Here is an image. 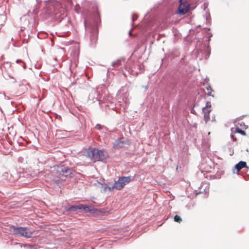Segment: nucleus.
Returning a JSON list of instances; mask_svg holds the SVG:
<instances>
[{
	"label": "nucleus",
	"mask_w": 249,
	"mask_h": 249,
	"mask_svg": "<svg viewBox=\"0 0 249 249\" xmlns=\"http://www.w3.org/2000/svg\"><path fill=\"white\" fill-rule=\"evenodd\" d=\"M212 122H215V116H214L212 117Z\"/></svg>",
	"instance_id": "31"
},
{
	"label": "nucleus",
	"mask_w": 249,
	"mask_h": 249,
	"mask_svg": "<svg viewBox=\"0 0 249 249\" xmlns=\"http://www.w3.org/2000/svg\"><path fill=\"white\" fill-rule=\"evenodd\" d=\"M57 171L59 173L60 175L66 177L70 176L71 174V169L68 167L64 165L58 167Z\"/></svg>",
	"instance_id": "5"
},
{
	"label": "nucleus",
	"mask_w": 249,
	"mask_h": 249,
	"mask_svg": "<svg viewBox=\"0 0 249 249\" xmlns=\"http://www.w3.org/2000/svg\"><path fill=\"white\" fill-rule=\"evenodd\" d=\"M138 18V16L136 14H133L132 15V22H134Z\"/></svg>",
	"instance_id": "22"
},
{
	"label": "nucleus",
	"mask_w": 249,
	"mask_h": 249,
	"mask_svg": "<svg viewBox=\"0 0 249 249\" xmlns=\"http://www.w3.org/2000/svg\"><path fill=\"white\" fill-rule=\"evenodd\" d=\"M202 111L204 113V119L205 123H207L210 119V113L211 112L212 109L202 108Z\"/></svg>",
	"instance_id": "14"
},
{
	"label": "nucleus",
	"mask_w": 249,
	"mask_h": 249,
	"mask_svg": "<svg viewBox=\"0 0 249 249\" xmlns=\"http://www.w3.org/2000/svg\"><path fill=\"white\" fill-rule=\"evenodd\" d=\"M11 231L16 236H22L27 238L32 237V232L28 227H16L12 226Z\"/></svg>",
	"instance_id": "3"
},
{
	"label": "nucleus",
	"mask_w": 249,
	"mask_h": 249,
	"mask_svg": "<svg viewBox=\"0 0 249 249\" xmlns=\"http://www.w3.org/2000/svg\"><path fill=\"white\" fill-rule=\"evenodd\" d=\"M123 101H124V104H125L124 105H123V106L124 108H125V107H126L127 106L128 104L127 103V101H126V99H125V100L124 101V99L123 98Z\"/></svg>",
	"instance_id": "25"
},
{
	"label": "nucleus",
	"mask_w": 249,
	"mask_h": 249,
	"mask_svg": "<svg viewBox=\"0 0 249 249\" xmlns=\"http://www.w3.org/2000/svg\"><path fill=\"white\" fill-rule=\"evenodd\" d=\"M236 132L240 133L243 135H246V133L244 130H242L241 129H240L239 128H237L236 129Z\"/></svg>",
	"instance_id": "20"
},
{
	"label": "nucleus",
	"mask_w": 249,
	"mask_h": 249,
	"mask_svg": "<svg viewBox=\"0 0 249 249\" xmlns=\"http://www.w3.org/2000/svg\"><path fill=\"white\" fill-rule=\"evenodd\" d=\"M212 106H211V102H207L206 103V106L203 107V108H205V109H211Z\"/></svg>",
	"instance_id": "21"
},
{
	"label": "nucleus",
	"mask_w": 249,
	"mask_h": 249,
	"mask_svg": "<svg viewBox=\"0 0 249 249\" xmlns=\"http://www.w3.org/2000/svg\"><path fill=\"white\" fill-rule=\"evenodd\" d=\"M124 187V183L123 181L121 178V177L119 178L118 180L115 182L114 184L111 186L108 187V189L110 191L112 190L113 189L115 188L117 190H121Z\"/></svg>",
	"instance_id": "8"
},
{
	"label": "nucleus",
	"mask_w": 249,
	"mask_h": 249,
	"mask_svg": "<svg viewBox=\"0 0 249 249\" xmlns=\"http://www.w3.org/2000/svg\"><path fill=\"white\" fill-rule=\"evenodd\" d=\"M25 246H27V247H29L30 248H32V249L34 248V246L31 245H29L28 244V245H26Z\"/></svg>",
	"instance_id": "29"
},
{
	"label": "nucleus",
	"mask_w": 249,
	"mask_h": 249,
	"mask_svg": "<svg viewBox=\"0 0 249 249\" xmlns=\"http://www.w3.org/2000/svg\"><path fill=\"white\" fill-rule=\"evenodd\" d=\"M16 62L17 63H19V62H22L23 63V68L24 69H26V64L24 62H22V61L20 59H18L17 61H16Z\"/></svg>",
	"instance_id": "23"
},
{
	"label": "nucleus",
	"mask_w": 249,
	"mask_h": 249,
	"mask_svg": "<svg viewBox=\"0 0 249 249\" xmlns=\"http://www.w3.org/2000/svg\"><path fill=\"white\" fill-rule=\"evenodd\" d=\"M243 168H246L247 169L249 168V167L247 166V163L245 161H240L234 166V168L232 170V172L234 174L237 173Z\"/></svg>",
	"instance_id": "7"
},
{
	"label": "nucleus",
	"mask_w": 249,
	"mask_h": 249,
	"mask_svg": "<svg viewBox=\"0 0 249 249\" xmlns=\"http://www.w3.org/2000/svg\"><path fill=\"white\" fill-rule=\"evenodd\" d=\"M206 19H207V20H208V17H207V18H206Z\"/></svg>",
	"instance_id": "38"
},
{
	"label": "nucleus",
	"mask_w": 249,
	"mask_h": 249,
	"mask_svg": "<svg viewBox=\"0 0 249 249\" xmlns=\"http://www.w3.org/2000/svg\"><path fill=\"white\" fill-rule=\"evenodd\" d=\"M194 111H195L193 109L191 110V112L192 113H194Z\"/></svg>",
	"instance_id": "33"
},
{
	"label": "nucleus",
	"mask_w": 249,
	"mask_h": 249,
	"mask_svg": "<svg viewBox=\"0 0 249 249\" xmlns=\"http://www.w3.org/2000/svg\"><path fill=\"white\" fill-rule=\"evenodd\" d=\"M6 20V16L5 14H0V25L4 24Z\"/></svg>",
	"instance_id": "17"
},
{
	"label": "nucleus",
	"mask_w": 249,
	"mask_h": 249,
	"mask_svg": "<svg viewBox=\"0 0 249 249\" xmlns=\"http://www.w3.org/2000/svg\"><path fill=\"white\" fill-rule=\"evenodd\" d=\"M131 31H130L129 32V34L130 35H131Z\"/></svg>",
	"instance_id": "37"
},
{
	"label": "nucleus",
	"mask_w": 249,
	"mask_h": 249,
	"mask_svg": "<svg viewBox=\"0 0 249 249\" xmlns=\"http://www.w3.org/2000/svg\"><path fill=\"white\" fill-rule=\"evenodd\" d=\"M89 100L91 101L93 103H95L97 101L99 102L100 104V97L99 92L97 89H92L89 95Z\"/></svg>",
	"instance_id": "4"
},
{
	"label": "nucleus",
	"mask_w": 249,
	"mask_h": 249,
	"mask_svg": "<svg viewBox=\"0 0 249 249\" xmlns=\"http://www.w3.org/2000/svg\"><path fill=\"white\" fill-rule=\"evenodd\" d=\"M121 178L122 179V181H123L124 182V186L126 184H128V183L127 182H126V179H123V177H121Z\"/></svg>",
	"instance_id": "27"
},
{
	"label": "nucleus",
	"mask_w": 249,
	"mask_h": 249,
	"mask_svg": "<svg viewBox=\"0 0 249 249\" xmlns=\"http://www.w3.org/2000/svg\"><path fill=\"white\" fill-rule=\"evenodd\" d=\"M94 207L92 206H88L87 205L80 204V209L79 212L84 213H90L93 214Z\"/></svg>",
	"instance_id": "9"
},
{
	"label": "nucleus",
	"mask_w": 249,
	"mask_h": 249,
	"mask_svg": "<svg viewBox=\"0 0 249 249\" xmlns=\"http://www.w3.org/2000/svg\"><path fill=\"white\" fill-rule=\"evenodd\" d=\"M174 219L175 222L178 223H180L182 221V218L181 217L178 215H176L174 216Z\"/></svg>",
	"instance_id": "19"
},
{
	"label": "nucleus",
	"mask_w": 249,
	"mask_h": 249,
	"mask_svg": "<svg viewBox=\"0 0 249 249\" xmlns=\"http://www.w3.org/2000/svg\"><path fill=\"white\" fill-rule=\"evenodd\" d=\"M141 71H130V72H132V73H138L139 72H141Z\"/></svg>",
	"instance_id": "32"
},
{
	"label": "nucleus",
	"mask_w": 249,
	"mask_h": 249,
	"mask_svg": "<svg viewBox=\"0 0 249 249\" xmlns=\"http://www.w3.org/2000/svg\"><path fill=\"white\" fill-rule=\"evenodd\" d=\"M87 156L94 161H103L107 157V154L104 150L92 148L87 152Z\"/></svg>",
	"instance_id": "2"
},
{
	"label": "nucleus",
	"mask_w": 249,
	"mask_h": 249,
	"mask_svg": "<svg viewBox=\"0 0 249 249\" xmlns=\"http://www.w3.org/2000/svg\"><path fill=\"white\" fill-rule=\"evenodd\" d=\"M210 51H209V52L208 53V56H209L210 55Z\"/></svg>",
	"instance_id": "34"
},
{
	"label": "nucleus",
	"mask_w": 249,
	"mask_h": 249,
	"mask_svg": "<svg viewBox=\"0 0 249 249\" xmlns=\"http://www.w3.org/2000/svg\"><path fill=\"white\" fill-rule=\"evenodd\" d=\"M124 66L125 69L126 70L127 68L125 65V61L124 58H121L117 60L116 61L112 63V66L114 68H117L121 66Z\"/></svg>",
	"instance_id": "10"
},
{
	"label": "nucleus",
	"mask_w": 249,
	"mask_h": 249,
	"mask_svg": "<svg viewBox=\"0 0 249 249\" xmlns=\"http://www.w3.org/2000/svg\"><path fill=\"white\" fill-rule=\"evenodd\" d=\"M0 59H3V56H2H2H1Z\"/></svg>",
	"instance_id": "36"
},
{
	"label": "nucleus",
	"mask_w": 249,
	"mask_h": 249,
	"mask_svg": "<svg viewBox=\"0 0 249 249\" xmlns=\"http://www.w3.org/2000/svg\"><path fill=\"white\" fill-rule=\"evenodd\" d=\"M233 152L232 151L231 153H230V155L231 156V155H233Z\"/></svg>",
	"instance_id": "35"
},
{
	"label": "nucleus",
	"mask_w": 249,
	"mask_h": 249,
	"mask_svg": "<svg viewBox=\"0 0 249 249\" xmlns=\"http://www.w3.org/2000/svg\"><path fill=\"white\" fill-rule=\"evenodd\" d=\"M124 144V138H120L117 139L114 143L113 148L118 149L123 147Z\"/></svg>",
	"instance_id": "11"
},
{
	"label": "nucleus",
	"mask_w": 249,
	"mask_h": 249,
	"mask_svg": "<svg viewBox=\"0 0 249 249\" xmlns=\"http://www.w3.org/2000/svg\"><path fill=\"white\" fill-rule=\"evenodd\" d=\"M126 179V182H127L128 183L134 180V177L133 176H128V177H124L123 176V179Z\"/></svg>",
	"instance_id": "18"
},
{
	"label": "nucleus",
	"mask_w": 249,
	"mask_h": 249,
	"mask_svg": "<svg viewBox=\"0 0 249 249\" xmlns=\"http://www.w3.org/2000/svg\"><path fill=\"white\" fill-rule=\"evenodd\" d=\"M231 139H232L233 141H236V138H235V137H234L233 135H232V134H231Z\"/></svg>",
	"instance_id": "28"
},
{
	"label": "nucleus",
	"mask_w": 249,
	"mask_h": 249,
	"mask_svg": "<svg viewBox=\"0 0 249 249\" xmlns=\"http://www.w3.org/2000/svg\"><path fill=\"white\" fill-rule=\"evenodd\" d=\"M100 22L98 12L96 13L94 19L89 21L88 19L84 20L85 27L87 31L90 33V40L92 44H95L97 39L98 26Z\"/></svg>",
	"instance_id": "1"
},
{
	"label": "nucleus",
	"mask_w": 249,
	"mask_h": 249,
	"mask_svg": "<svg viewBox=\"0 0 249 249\" xmlns=\"http://www.w3.org/2000/svg\"><path fill=\"white\" fill-rule=\"evenodd\" d=\"M108 212H107L104 209H98L93 208V214L105 215L108 213Z\"/></svg>",
	"instance_id": "13"
},
{
	"label": "nucleus",
	"mask_w": 249,
	"mask_h": 249,
	"mask_svg": "<svg viewBox=\"0 0 249 249\" xmlns=\"http://www.w3.org/2000/svg\"><path fill=\"white\" fill-rule=\"evenodd\" d=\"M80 204H79L78 205H71L68 208V211L69 212H76L77 211H80Z\"/></svg>",
	"instance_id": "16"
},
{
	"label": "nucleus",
	"mask_w": 249,
	"mask_h": 249,
	"mask_svg": "<svg viewBox=\"0 0 249 249\" xmlns=\"http://www.w3.org/2000/svg\"><path fill=\"white\" fill-rule=\"evenodd\" d=\"M211 92H211V91H209V93H208V96H212L213 97H214V96H213V95H212V94H211Z\"/></svg>",
	"instance_id": "30"
},
{
	"label": "nucleus",
	"mask_w": 249,
	"mask_h": 249,
	"mask_svg": "<svg viewBox=\"0 0 249 249\" xmlns=\"http://www.w3.org/2000/svg\"><path fill=\"white\" fill-rule=\"evenodd\" d=\"M206 89L208 91L212 92L213 91V89L210 86H208L207 87H206Z\"/></svg>",
	"instance_id": "26"
},
{
	"label": "nucleus",
	"mask_w": 249,
	"mask_h": 249,
	"mask_svg": "<svg viewBox=\"0 0 249 249\" xmlns=\"http://www.w3.org/2000/svg\"><path fill=\"white\" fill-rule=\"evenodd\" d=\"M63 11H64L63 9H62ZM55 13L54 14L55 18L57 19H58L59 20H62L64 18H65L66 16V14L64 11L63 12V13H61V11H60V14H59L58 13L56 12V11L55 10L54 11Z\"/></svg>",
	"instance_id": "15"
},
{
	"label": "nucleus",
	"mask_w": 249,
	"mask_h": 249,
	"mask_svg": "<svg viewBox=\"0 0 249 249\" xmlns=\"http://www.w3.org/2000/svg\"><path fill=\"white\" fill-rule=\"evenodd\" d=\"M95 128L98 130H101L102 129V126L100 124H97L95 126Z\"/></svg>",
	"instance_id": "24"
},
{
	"label": "nucleus",
	"mask_w": 249,
	"mask_h": 249,
	"mask_svg": "<svg viewBox=\"0 0 249 249\" xmlns=\"http://www.w3.org/2000/svg\"><path fill=\"white\" fill-rule=\"evenodd\" d=\"M190 9V6L187 3H183L180 0V4L178 8V13L180 15H184Z\"/></svg>",
	"instance_id": "6"
},
{
	"label": "nucleus",
	"mask_w": 249,
	"mask_h": 249,
	"mask_svg": "<svg viewBox=\"0 0 249 249\" xmlns=\"http://www.w3.org/2000/svg\"><path fill=\"white\" fill-rule=\"evenodd\" d=\"M200 191L199 193H207L209 191V185L207 182H202L199 187Z\"/></svg>",
	"instance_id": "12"
}]
</instances>
